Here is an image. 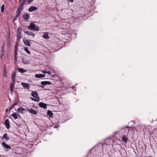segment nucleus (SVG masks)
Returning <instances> with one entry per match:
<instances>
[{
  "label": "nucleus",
  "instance_id": "2eb2a0df",
  "mask_svg": "<svg viewBox=\"0 0 157 157\" xmlns=\"http://www.w3.org/2000/svg\"><path fill=\"white\" fill-rule=\"evenodd\" d=\"M41 84L42 85H49L51 84H52V83L51 82H50L46 81L42 82H41Z\"/></svg>",
  "mask_w": 157,
  "mask_h": 157
},
{
  "label": "nucleus",
  "instance_id": "9d476101",
  "mask_svg": "<svg viewBox=\"0 0 157 157\" xmlns=\"http://www.w3.org/2000/svg\"><path fill=\"white\" fill-rule=\"evenodd\" d=\"M23 18L25 20H28L29 18V15L28 13H26L22 16Z\"/></svg>",
  "mask_w": 157,
  "mask_h": 157
},
{
  "label": "nucleus",
  "instance_id": "cd10ccee",
  "mask_svg": "<svg viewBox=\"0 0 157 157\" xmlns=\"http://www.w3.org/2000/svg\"><path fill=\"white\" fill-rule=\"evenodd\" d=\"M26 0H23L20 6L22 7V6L25 4Z\"/></svg>",
  "mask_w": 157,
  "mask_h": 157
},
{
  "label": "nucleus",
  "instance_id": "4be33fe9",
  "mask_svg": "<svg viewBox=\"0 0 157 157\" xmlns=\"http://www.w3.org/2000/svg\"><path fill=\"white\" fill-rule=\"evenodd\" d=\"M47 115H48L50 117H52L53 114L52 112L49 110H48L47 111Z\"/></svg>",
  "mask_w": 157,
  "mask_h": 157
},
{
  "label": "nucleus",
  "instance_id": "dca6fc26",
  "mask_svg": "<svg viewBox=\"0 0 157 157\" xmlns=\"http://www.w3.org/2000/svg\"><path fill=\"white\" fill-rule=\"evenodd\" d=\"M35 76L37 78H41L45 77V75L42 74H37L35 75Z\"/></svg>",
  "mask_w": 157,
  "mask_h": 157
},
{
  "label": "nucleus",
  "instance_id": "f257e3e1",
  "mask_svg": "<svg viewBox=\"0 0 157 157\" xmlns=\"http://www.w3.org/2000/svg\"><path fill=\"white\" fill-rule=\"evenodd\" d=\"M28 29L31 30L38 31L39 30V28L38 26H36V25L33 22H31L30 25L28 26Z\"/></svg>",
  "mask_w": 157,
  "mask_h": 157
},
{
  "label": "nucleus",
  "instance_id": "4468645a",
  "mask_svg": "<svg viewBox=\"0 0 157 157\" xmlns=\"http://www.w3.org/2000/svg\"><path fill=\"white\" fill-rule=\"evenodd\" d=\"M22 7H21L20 6L17 9V15L18 16L21 13V11L22 9Z\"/></svg>",
  "mask_w": 157,
  "mask_h": 157
},
{
  "label": "nucleus",
  "instance_id": "0eeeda50",
  "mask_svg": "<svg viewBox=\"0 0 157 157\" xmlns=\"http://www.w3.org/2000/svg\"><path fill=\"white\" fill-rule=\"evenodd\" d=\"M23 41L25 45L29 46H31L30 42L29 40L25 39H24Z\"/></svg>",
  "mask_w": 157,
  "mask_h": 157
},
{
  "label": "nucleus",
  "instance_id": "1a4fd4ad",
  "mask_svg": "<svg viewBox=\"0 0 157 157\" xmlns=\"http://www.w3.org/2000/svg\"><path fill=\"white\" fill-rule=\"evenodd\" d=\"M2 144L3 147L7 149H11V147L10 145L6 144L4 142H3Z\"/></svg>",
  "mask_w": 157,
  "mask_h": 157
},
{
  "label": "nucleus",
  "instance_id": "412c9836",
  "mask_svg": "<svg viewBox=\"0 0 157 157\" xmlns=\"http://www.w3.org/2000/svg\"><path fill=\"white\" fill-rule=\"evenodd\" d=\"M43 37L44 38L46 39H48L49 38L48 34L47 33H44V34L43 35Z\"/></svg>",
  "mask_w": 157,
  "mask_h": 157
},
{
  "label": "nucleus",
  "instance_id": "ddd939ff",
  "mask_svg": "<svg viewBox=\"0 0 157 157\" xmlns=\"http://www.w3.org/2000/svg\"><path fill=\"white\" fill-rule=\"evenodd\" d=\"M28 111L31 113L33 114L36 115L37 113L36 111L33 109L32 108H31L29 109H28Z\"/></svg>",
  "mask_w": 157,
  "mask_h": 157
},
{
  "label": "nucleus",
  "instance_id": "2f4dec72",
  "mask_svg": "<svg viewBox=\"0 0 157 157\" xmlns=\"http://www.w3.org/2000/svg\"><path fill=\"white\" fill-rule=\"evenodd\" d=\"M46 70H47V69H46ZM42 72L44 74L47 73V71L43 70L42 71Z\"/></svg>",
  "mask_w": 157,
  "mask_h": 157
},
{
  "label": "nucleus",
  "instance_id": "72a5a7b5",
  "mask_svg": "<svg viewBox=\"0 0 157 157\" xmlns=\"http://www.w3.org/2000/svg\"><path fill=\"white\" fill-rule=\"evenodd\" d=\"M33 0H28V2L29 3H30Z\"/></svg>",
  "mask_w": 157,
  "mask_h": 157
},
{
  "label": "nucleus",
  "instance_id": "423d86ee",
  "mask_svg": "<svg viewBox=\"0 0 157 157\" xmlns=\"http://www.w3.org/2000/svg\"><path fill=\"white\" fill-rule=\"evenodd\" d=\"M37 10V8L33 6H31L28 9V11L29 12H32L33 11H35Z\"/></svg>",
  "mask_w": 157,
  "mask_h": 157
},
{
  "label": "nucleus",
  "instance_id": "9b49d317",
  "mask_svg": "<svg viewBox=\"0 0 157 157\" xmlns=\"http://www.w3.org/2000/svg\"><path fill=\"white\" fill-rule=\"evenodd\" d=\"M12 116L15 119H17L18 117H20L19 115L16 113H14L12 114Z\"/></svg>",
  "mask_w": 157,
  "mask_h": 157
},
{
  "label": "nucleus",
  "instance_id": "58836bf2",
  "mask_svg": "<svg viewBox=\"0 0 157 157\" xmlns=\"http://www.w3.org/2000/svg\"><path fill=\"white\" fill-rule=\"evenodd\" d=\"M21 0H20V2H21Z\"/></svg>",
  "mask_w": 157,
  "mask_h": 157
},
{
  "label": "nucleus",
  "instance_id": "39448f33",
  "mask_svg": "<svg viewBox=\"0 0 157 157\" xmlns=\"http://www.w3.org/2000/svg\"><path fill=\"white\" fill-rule=\"evenodd\" d=\"M23 32L25 34H27L29 36H32L33 37L35 36V34L29 31H24Z\"/></svg>",
  "mask_w": 157,
  "mask_h": 157
},
{
  "label": "nucleus",
  "instance_id": "ea45409f",
  "mask_svg": "<svg viewBox=\"0 0 157 157\" xmlns=\"http://www.w3.org/2000/svg\"><path fill=\"white\" fill-rule=\"evenodd\" d=\"M0 157H1V155H0Z\"/></svg>",
  "mask_w": 157,
  "mask_h": 157
},
{
  "label": "nucleus",
  "instance_id": "bb28decb",
  "mask_svg": "<svg viewBox=\"0 0 157 157\" xmlns=\"http://www.w3.org/2000/svg\"><path fill=\"white\" fill-rule=\"evenodd\" d=\"M4 6H5V5L4 4H3L1 7V12H2V13H3L4 12Z\"/></svg>",
  "mask_w": 157,
  "mask_h": 157
},
{
  "label": "nucleus",
  "instance_id": "6e6552de",
  "mask_svg": "<svg viewBox=\"0 0 157 157\" xmlns=\"http://www.w3.org/2000/svg\"><path fill=\"white\" fill-rule=\"evenodd\" d=\"M5 124L6 127L9 129L10 128V124L9 121V120L8 119H7L6 120L5 122Z\"/></svg>",
  "mask_w": 157,
  "mask_h": 157
},
{
  "label": "nucleus",
  "instance_id": "f8f14e48",
  "mask_svg": "<svg viewBox=\"0 0 157 157\" xmlns=\"http://www.w3.org/2000/svg\"><path fill=\"white\" fill-rule=\"evenodd\" d=\"M39 105L40 107L43 108L44 109L47 108V105L43 103L40 102L39 104Z\"/></svg>",
  "mask_w": 157,
  "mask_h": 157
},
{
  "label": "nucleus",
  "instance_id": "b1692460",
  "mask_svg": "<svg viewBox=\"0 0 157 157\" xmlns=\"http://www.w3.org/2000/svg\"><path fill=\"white\" fill-rule=\"evenodd\" d=\"M12 81H15V72L13 73L12 75Z\"/></svg>",
  "mask_w": 157,
  "mask_h": 157
},
{
  "label": "nucleus",
  "instance_id": "20e7f679",
  "mask_svg": "<svg viewBox=\"0 0 157 157\" xmlns=\"http://www.w3.org/2000/svg\"><path fill=\"white\" fill-rule=\"evenodd\" d=\"M21 85H22L23 86L24 88H27L28 89H29V88L30 87V84L26 83H25L23 82H21Z\"/></svg>",
  "mask_w": 157,
  "mask_h": 157
},
{
  "label": "nucleus",
  "instance_id": "e433bc0d",
  "mask_svg": "<svg viewBox=\"0 0 157 157\" xmlns=\"http://www.w3.org/2000/svg\"><path fill=\"white\" fill-rule=\"evenodd\" d=\"M8 111V109H6V112H7Z\"/></svg>",
  "mask_w": 157,
  "mask_h": 157
},
{
  "label": "nucleus",
  "instance_id": "7ed1b4c3",
  "mask_svg": "<svg viewBox=\"0 0 157 157\" xmlns=\"http://www.w3.org/2000/svg\"><path fill=\"white\" fill-rule=\"evenodd\" d=\"M15 81H12V82L10 83V90L11 91V93L12 94L13 93V91L14 86L15 84Z\"/></svg>",
  "mask_w": 157,
  "mask_h": 157
},
{
  "label": "nucleus",
  "instance_id": "f3484780",
  "mask_svg": "<svg viewBox=\"0 0 157 157\" xmlns=\"http://www.w3.org/2000/svg\"><path fill=\"white\" fill-rule=\"evenodd\" d=\"M128 140V138L126 137V136L124 135L122 138V141L123 142H124L125 143H126L127 141Z\"/></svg>",
  "mask_w": 157,
  "mask_h": 157
},
{
  "label": "nucleus",
  "instance_id": "c9c22d12",
  "mask_svg": "<svg viewBox=\"0 0 157 157\" xmlns=\"http://www.w3.org/2000/svg\"><path fill=\"white\" fill-rule=\"evenodd\" d=\"M3 76V77H4L6 78V75H5V74H4Z\"/></svg>",
  "mask_w": 157,
  "mask_h": 157
},
{
  "label": "nucleus",
  "instance_id": "6ab92c4d",
  "mask_svg": "<svg viewBox=\"0 0 157 157\" xmlns=\"http://www.w3.org/2000/svg\"><path fill=\"white\" fill-rule=\"evenodd\" d=\"M24 111H25V109L21 108H19L17 109V111L18 113H21L22 114H23V112Z\"/></svg>",
  "mask_w": 157,
  "mask_h": 157
},
{
  "label": "nucleus",
  "instance_id": "c756f323",
  "mask_svg": "<svg viewBox=\"0 0 157 157\" xmlns=\"http://www.w3.org/2000/svg\"><path fill=\"white\" fill-rule=\"evenodd\" d=\"M17 102L16 101L14 103L13 105L10 108V109H11L12 108L13 106L16 105H17Z\"/></svg>",
  "mask_w": 157,
  "mask_h": 157
},
{
  "label": "nucleus",
  "instance_id": "a211bd4d",
  "mask_svg": "<svg viewBox=\"0 0 157 157\" xmlns=\"http://www.w3.org/2000/svg\"><path fill=\"white\" fill-rule=\"evenodd\" d=\"M21 61L23 63L25 64H28L29 63V62L28 60L25 59L23 58H22Z\"/></svg>",
  "mask_w": 157,
  "mask_h": 157
},
{
  "label": "nucleus",
  "instance_id": "473e14b6",
  "mask_svg": "<svg viewBox=\"0 0 157 157\" xmlns=\"http://www.w3.org/2000/svg\"><path fill=\"white\" fill-rule=\"evenodd\" d=\"M128 126H126V127H121V128H120V129H123L125 128H128Z\"/></svg>",
  "mask_w": 157,
  "mask_h": 157
},
{
  "label": "nucleus",
  "instance_id": "a878e982",
  "mask_svg": "<svg viewBox=\"0 0 157 157\" xmlns=\"http://www.w3.org/2000/svg\"><path fill=\"white\" fill-rule=\"evenodd\" d=\"M53 71V70L51 68H50L48 71H47V73L48 75H50Z\"/></svg>",
  "mask_w": 157,
  "mask_h": 157
},
{
  "label": "nucleus",
  "instance_id": "5701e85b",
  "mask_svg": "<svg viewBox=\"0 0 157 157\" xmlns=\"http://www.w3.org/2000/svg\"><path fill=\"white\" fill-rule=\"evenodd\" d=\"M18 72L21 73H24L26 72V71L22 68H19L18 69Z\"/></svg>",
  "mask_w": 157,
  "mask_h": 157
},
{
  "label": "nucleus",
  "instance_id": "f704fd0d",
  "mask_svg": "<svg viewBox=\"0 0 157 157\" xmlns=\"http://www.w3.org/2000/svg\"><path fill=\"white\" fill-rule=\"evenodd\" d=\"M68 2H70L72 3L74 2V0H68Z\"/></svg>",
  "mask_w": 157,
  "mask_h": 157
},
{
  "label": "nucleus",
  "instance_id": "7c9ffc66",
  "mask_svg": "<svg viewBox=\"0 0 157 157\" xmlns=\"http://www.w3.org/2000/svg\"><path fill=\"white\" fill-rule=\"evenodd\" d=\"M17 36L18 38L20 39L21 37V34H17Z\"/></svg>",
  "mask_w": 157,
  "mask_h": 157
},
{
  "label": "nucleus",
  "instance_id": "393cba45",
  "mask_svg": "<svg viewBox=\"0 0 157 157\" xmlns=\"http://www.w3.org/2000/svg\"><path fill=\"white\" fill-rule=\"evenodd\" d=\"M24 50L27 53H28L29 55H30V52L29 51V50L27 48L25 47L24 48Z\"/></svg>",
  "mask_w": 157,
  "mask_h": 157
},
{
  "label": "nucleus",
  "instance_id": "4c0bfd02",
  "mask_svg": "<svg viewBox=\"0 0 157 157\" xmlns=\"http://www.w3.org/2000/svg\"><path fill=\"white\" fill-rule=\"evenodd\" d=\"M118 132H115V134H116V133H117Z\"/></svg>",
  "mask_w": 157,
  "mask_h": 157
},
{
  "label": "nucleus",
  "instance_id": "c85d7f7f",
  "mask_svg": "<svg viewBox=\"0 0 157 157\" xmlns=\"http://www.w3.org/2000/svg\"><path fill=\"white\" fill-rule=\"evenodd\" d=\"M21 31L20 28H19L17 30V34H21Z\"/></svg>",
  "mask_w": 157,
  "mask_h": 157
},
{
  "label": "nucleus",
  "instance_id": "f03ea898",
  "mask_svg": "<svg viewBox=\"0 0 157 157\" xmlns=\"http://www.w3.org/2000/svg\"><path fill=\"white\" fill-rule=\"evenodd\" d=\"M33 98H31V99L36 101H39V98L38 96L37 93L35 91H33L31 94Z\"/></svg>",
  "mask_w": 157,
  "mask_h": 157
},
{
  "label": "nucleus",
  "instance_id": "aec40b11",
  "mask_svg": "<svg viewBox=\"0 0 157 157\" xmlns=\"http://www.w3.org/2000/svg\"><path fill=\"white\" fill-rule=\"evenodd\" d=\"M7 134L6 133H5L4 135L2 137L4 139H5L6 140H8L10 139V138L9 137L7 136Z\"/></svg>",
  "mask_w": 157,
  "mask_h": 157
}]
</instances>
